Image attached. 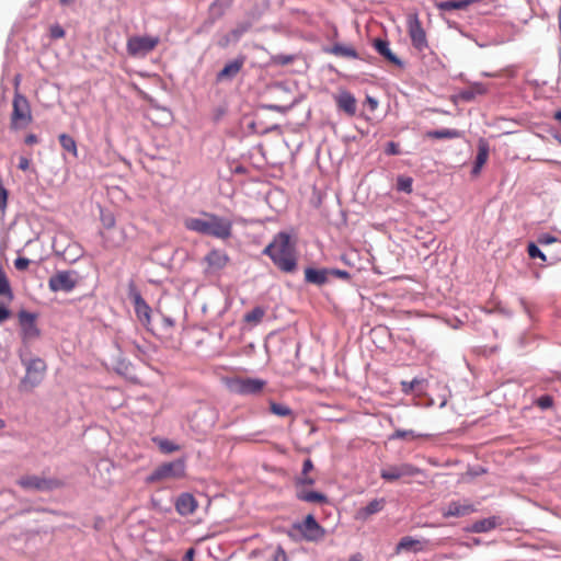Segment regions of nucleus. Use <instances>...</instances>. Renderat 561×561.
Listing matches in <instances>:
<instances>
[{
    "mask_svg": "<svg viewBox=\"0 0 561 561\" xmlns=\"http://www.w3.org/2000/svg\"><path fill=\"white\" fill-rule=\"evenodd\" d=\"M263 253L284 273H294L297 270L296 247L286 232L277 233Z\"/></svg>",
    "mask_w": 561,
    "mask_h": 561,
    "instance_id": "nucleus-1",
    "label": "nucleus"
},
{
    "mask_svg": "<svg viewBox=\"0 0 561 561\" xmlns=\"http://www.w3.org/2000/svg\"><path fill=\"white\" fill-rule=\"evenodd\" d=\"M184 226L187 230L221 240L229 239L232 232L230 219L207 211H203L199 218H186Z\"/></svg>",
    "mask_w": 561,
    "mask_h": 561,
    "instance_id": "nucleus-2",
    "label": "nucleus"
},
{
    "mask_svg": "<svg viewBox=\"0 0 561 561\" xmlns=\"http://www.w3.org/2000/svg\"><path fill=\"white\" fill-rule=\"evenodd\" d=\"M32 121L33 116L28 100L20 92H14L10 119L11 129H24L32 123Z\"/></svg>",
    "mask_w": 561,
    "mask_h": 561,
    "instance_id": "nucleus-3",
    "label": "nucleus"
},
{
    "mask_svg": "<svg viewBox=\"0 0 561 561\" xmlns=\"http://www.w3.org/2000/svg\"><path fill=\"white\" fill-rule=\"evenodd\" d=\"M22 363L25 366V375L21 379L20 388L23 391H32L43 381L47 369L46 363L39 357L22 359Z\"/></svg>",
    "mask_w": 561,
    "mask_h": 561,
    "instance_id": "nucleus-4",
    "label": "nucleus"
},
{
    "mask_svg": "<svg viewBox=\"0 0 561 561\" xmlns=\"http://www.w3.org/2000/svg\"><path fill=\"white\" fill-rule=\"evenodd\" d=\"M185 476V463L182 458L163 462L147 478L148 482H163L181 479Z\"/></svg>",
    "mask_w": 561,
    "mask_h": 561,
    "instance_id": "nucleus-5",
    "label": "nucleus"
},
{
    "mask_svg": "<svg viewBox=\"0 0 561 561\" xmlns=\"http://www.w3.org/2000/svg\"><path fill=\"white\" fill-rule=\"evenodd\" d=\"M160 43L159 36H131L127 39L126 49L131 57H145Z\"/></svg>",
    "mask_w": 561,
    "mask_h": 561,
    "instance_id": "nucleus-6",
    "label": "nucleus"
},
{
    "mask_svg": "<svg viewBox=\"0 0 561 561\" xmlns=\"http://www.w3.org/2000/svg\"><path fill=\"white\" fill-rule=\"evenodd\" d=\"M407 30L411 39V44L417 51H424L428 48L426 32L417 14L411 13L408 15Z\"/></svg>",
    "mask_w": 561,
    "mask_h": 561,
    "instance_id": "nucleus-7",
    "label": "nucleus"
},
{
    "mask_svg": "<svg viewBox=\"0 0 561 561\" xmlns=\"http://www.w3.org/2000/svg\"><path fill=\"white\" fill-rule=\"evenodd\" d=\"M266 382L257 378H243L236 377L229 381V388L231 391L238 394H257L260 393Z\"/></svg>",
    "mask_w": 561,
    "mask_h": 561,
    "instance_id": "nucleus-8",
    "label": "nucleus"
},
{
    "mask_svg": "<svg viewBox=\"0 0 561 561\" xmlns=\"http://www.w3.org/2000/svg\"><path fill=\"white\" fill-rule=\"evenodd\" d=\"M217 421V413L209 408H201L191 419V425L198 432L206 434L215 426Z\"/></svg>",
    "mask_w": 561,
    "mask_h": 561,
    "instance_id": "nucleus-9",
    "label": "nucleus"
},
{
    "mask_svg": "<svg viewBox=\"0 0 561 561\" xmlns=\"http://www.w3.org/2000/svg\"><path fill=\"white\" fill-rule=\"evenodd\" d=\"M77 285L75 272L59 271L53 275L48 280V287L51 291H71Z\"/></svg>",
    "mask_w": 561,
    "mask_h": 561,
    "instance_id": "nucleus-10",
    "label": "nucleus"
},
{
    "mask_svg": "<svg viewBox=\"0 0 561 561\" xmlns=\"http://www.w3.org/2000/svg\"><path fill=\"white\" fill-rule=\"evenodd\" d=\"M474 512H477L476 506L468 501H465L463 503L459 501H451L445 508L442 510V515L445 518L463 517Z\"/></svg>",
    "mask_w": 561,
    "mask_h": 561,
    "instance_id": "nucleus-11",
    "label": "nucleus"
},
{
    "mask_svg": "<svg viewBox=\"0 0 561 561\" xmlns=\"http://www.w3.org/2000/svg\"><path fill=\"white\" fill-rule=\"evenodd\" d=\"M373 47L376 51L382 56L389 64L397 66L398 68H403L402 60L392 53L390 49V43L387 39L375 38L373 41Z\"/></svg>",
    "mask_w": 561,
    "mask_h": 561,
    "instance_id": "nucleus-12",
    "label": "nucleus"
},
{
    "mask_svg": "<svg viewBox=\"0 0 561 561\" xmlns=\"http://www.w3.org/2000/svg\"><path fill=\"white\" fill-rule=\"evenodd\" d=\"M130 297L134 301L135 311L139 321L142 324L148 325L150 323L151 318V308L144 300L140 293L137 291L136 289H131Z\"/></svg>",
    "mask_w": 561,
    "mask_h": 561,
    "instance_id": "nucleus-13",
    "label": "nucleus"
},
{
    "mask_svg": "<svg viewBox=\"0 0 561 561\" xmlns=\"http://www.w3.org/2000/svg\"><path fill=\"white\" fill-rule=\"evenodd\" d=\"M307 540L313 541L323 537L324 530L312 515H308L299 527Z\"/></svg>",
    "mask_w": 561,
    "mask_h": 561,
    "instance_id": "nucleus-14",
    "label": "nucleus"
},
{
    "mask_svg": "<svg viewBox=\"0 0 561 561\" xmlns=\"http://www.w3.org/2000/svg\"><path fill=\"white\" fill-rule=\"evenodd\" d=\"M417 469L411 465H401L396 467H389L381 471V477L387 481H396L404 477L414 476Z\"/></svg>",
    "mask_w": 561,
    "mask_h": 561,
    "instance_id": "nucleus-15",
    "label": "nucleus"
},
{
    "mask_svg": "<svg viewBox=\"0 0 561 561\" xmlns=\"http://www.w3.org/2000/svg\"><path fill=\"white\" fill-rule=\"evenodd\" d=\"M336 106L340 111H343L348 116H354L357 110V102L353 94L348 91H341L334 96Z\"/></svg>",
    "mask_w": 561,
    "mask_h": 561,
    "instance_id": "nucleus-16",
    "label": "nucleus"
},
{
    "mask_svg": "<svg viewBox=\"0 0 561 561\" xmlns=\"http://www.w3.org/2000/svg\"><path fill=\"white\" fill-rule=\"evenodd\" d=\"M175 510L181 516H187L193 513L198 507V503L196 499L191 493H182L178 496L175 501Z\"/></svg>",
    "mask_w": 561,
    "mask_h": 561,
    "instance_id": "nucleus-17",
    "label": "nucleus"
},
{
    "mask_svg": "<svg viewBox=\"0 0 561 561\" xmlns=\"http://www.w3.org/2000/svg\"><path fill=\"white\" fill-rule=\"evenodd\" d=\"M19 484L24 489L50 490L57 485V482L54 480L43 479L36 476H27L21 478L19 480Z\"/></svg>",
    "mask_w": 561,
    "mask_h": 561,
    "instance_id": "nucleus-18",
    "label": "nucleus"
},
{
    "mask_svg": "<svg viewBox=\"0 0 561 561\" xmlns=\"http://www.w3.org/2000/svg\"><path fill=\"white\" fill-rule=\"evenodd\" d=\"M245 57L240 56L226 64L225 67L218 72L217 80L221 81L234 78L242 69Z\"/></svg>",
    "mask_w": 561,
    "mask_h": 561,
    "instance_id": "nucleus-19",
    "label": "nucleus"
},
{
    "mask_svg": "<svg viewBox=\"0 0 561 561\" xmlns=\"http://www.w3.org/2000/svg\"><path fill=\"white\" fill-rule=\"evenodd\" d=\"M329 277H330L329 268L307 267L305 270V280H306V283H309V284L322 286L325 283H328Z\"/></svg>",
    "mask_w": 561,
    "mask_h": 561,
    "instance_id": "nucleus-20",
    "label": "nucleus"
},
{
    "mask_svg": "<svg viewBox=\"0 0 561 561\" xmlns=\"http://www.w3.org/2000/svg\"><path fill=\"white\" fill-rule=\"evenodd\" d=\"M205 261L209 268L218 271L224 268L228 262L229 256L225 251L221 250H211L206 256Z\"/></svg>",
    "mask_w": 561,
    "mask_h": 561,
    "instance_id": "nucleus-21",
    "label": "nucleus"
},
{
    "mask_svg": "<svg viewBox=\"0 0 561 561\" xmlns=\"http://www.w3.org/2000/svg\"><path fill=\"white\" fill-rule=\"evenodd\" d=\"M296 496L298 500L308 503H327L328 499L323 493L306 490L305 486L296 485Z\"/></svg>",
    "mask_w": 561,
    "mask_h": 561,
    "instance_id": "nucleus-22",
    "label": "nucleus"
},
{
    "mask_svg": "<svg viewBox=\"0 0 561 561\" xmlns=\"http://www.w3.org/2000/svg\"><path fill=\"white\" fill-rule=\"evenodd\" d=\"M314 470L313 463L310 458H307L304 462L301 473L296 478V485L307 486L312 485L316 482L314 476L311 472Z\"/></svg>",
    "mask_w": 561,
    "mask_h": 561,
    "instance_id": "nucleus-23",
    "label": "nucleus"
},
{
    "mask_svg": "<svg viewBox=\"0 0 561 561\" xmlns=\"http://www.w3.org/2000/svg\"><path fill=\"white\" fill-rule=\"evenodd\" d=\"M500 525H501L500 517L491 516V517L479 519V520L474 522L470 527V531L476 533V534L488 533V531L496 528Z\"/></svg>",
    "mask_w": 561,
    "mask_h": 561,
    "instance_id": "nucleus-24",
    "label": "nucleus"
},
{
    "mask_svg": "<svg viewBox=\"0 0 561 561\" xmlns=\"http://www.w3.org/2000/svg\"><path fill=\"white\" fill-rule=\"evenodd\" d=\"M489 158V145L485 140L481 139L478 145V153L472 169L473 174H479L482 167L486 163Z\"/></svg>",
    "mask_w": 561,
    "mask_h": 561,
    "instance_id": "nucleus-25",
    "label": "nucleus"
},
{
    "mask_svg": "<svg viewBox=\"0 0 561 561\" xmlns=\"http://www.w3.org/2000/svg\"><path fill=\"white\" fill-rule=\"evenodd\" d=\"M328 53L344 58L357 59L358 54L356 49L351 45H344L341 43L334 44L331 48L328 49Z\"/></svg>",
    "mask_w": 561,
    "mask_h": 561,
    "instance_id": "nucleus-26",
    "label": "nucleus"
},
{
    "mask_svg": "<svg viewBox=\"0 0 561 561\" xmlns=\"http://www.w3.org/2000/svg\"><path fill=\"white\" fill-rule=\"evenodd\" d=\"M421 542L413 539L410 536L402 537L396 547V553L399 554L402 551H419L421 550Z\"/></svg>",
    "mask_w": 561,
    "mask_h": 561,
    "instance_id": "nucleus-27",
    "label": "nucleus"
},
{
    "mask_svg": "<svg viewBox=\"0 0 561 561\" xmlns=\"http://www.w3.org/2000/svg\"><path fill=\"white\" fill-rule=\"evenodd\" d=\"M58 139L64 150L70 152L75 158H78V147L73 137L68 134H60Z\"/></svg>",
    "mask_w": 561,
    "mask_h": 561,
    "instance_id": "nucleus-28",
    "label": "nucleus"
},
{
    "mask_svg": "<svg viewBox=\"0 0 561 561\" xmlns=\"http://www.w3.org/2000/svg\"><path fill=\"white\" fill-rule=\"evenodd\" d=\"M386 501L383 499H376L369 502L364 508L360 510V515L364 517L370 516L380 512L385 507Z\"/></svg>",
    "mask_w": 561,
    "mask_h": 561,
    "instance_id": "nucleus-29",
    "label": "nucleus"
},
{
    "mask_svg": "<svg viewBox=\"0 0 561 561\" xmlns=\"http://www.w3.org/2000/svg\"><path fill=\"white\" fill-rule=\"evenodd\" d=\"M459 133L456 129H440V130H431L426 133V137L433 139H453L457 138Z\"/></svg>",
    "mask_w": 561,
    "mask_h": 561,
    "instance_id": "nucleus-30",
    "label": "nucleus"
},
{
    "mask_svg": "<svg viewBox=\"0 0 561 561\" xmlns=\"http://www.w3.org/2000/svg\"><path fill=\"white\" fill-rule=\"evenodd\" d=\"M153 442L158 445L162 454H171L180 450V446L172 440L154 438Z\"/></svg>",
    "mask_w": 561,
    "mask_h": 561,
    "instance_id": "nucleus-31",
    "label": "nucleus"
},
{
    "mask_svg": "<svg viewBox=\"0 0 561 561\" xmlns=\"http://www.w3.org/2000/svg\"><path fill=\"white\" fill-rule=\"evenodd\" d=\"M472 2H474V0H459V1L450 0V1L442 2L438 5V8L442 9V10H445V11L462 10V9H466Z\"/></svg>",
    "mask_w": 561,
    "mask_h": 561,
    "instance_id": "nucleus-32",
    "label": "nucleus"
},
{
    "mask_svg": "<svg viewBox=\"0 0 561 561\" xmlns=\"http://www.w3.org/2000/svg\"><path fill=\"white\" fill-rule=\"evenodd\" d=\"M0 296H4L8 300L13 299V294L10 287V283L3 270L0 267Z\"/></svg>",
    "mask_w": 561,
    "mask_h": 561,
    "instance_id": "nucleus-33",
    "label": "nucleus"
},
{
    "mask_svg": "<svg viewBox=\"0 0 561 561\" xmlns=\"http://www.w3.org/2000/svg\"><path fill=\"white\" fill-rule=\"evenodd\" d=\"M265 311L261 307L253 308L250 312L244 314V321L251 324H257L262 321Z\"/></svg>",
    "mask_w": 561,
    "mask_h": 561,
    "instance_id": "nucleus-34",
    "label": "nucleus"
},
{
    "mask_svg": "<svg viewBox=\"0 0 561 561\" xmlns=\"http://www.w3.org/2000/svg\"><path fill=\"white\" fill-rule=\"evenodd\" d=\"M270 410L273 414L282 417L289 416L293 413L289 407L276 402H271Z\"/></svg>",
    "mask_w": 561,
    "mask_h": 561,
    "instance_id": "nucleus-35",
    "label": "nucleus"
},
{
    "mask_svg": "<svg viewBox=\"0 0 561 561\" xmlns=\"http://www.w3.org/2000/svg\"><path fill=\"white\" fill-rule=\"evenodd\" d=\"M419 435L412 430H396L393 434L390 436V439H404V440H413Z\"/></svg>",
    "mask_w": 561,
    "mask_h": 561,
    "instance_id": "nucleus-36",
    "label": "nucleus"
},
{
    "mask_svg": "<svg viewBox=\"0 0 561 561\" xmlns=\"http://www.w3.org/2000/svg\"><path fill=\"white\" fill-rule=\"evenodd\" d=\"M234 0H215L210 4L211 11H217L218 15L224 14L225 10L228 9Z\"/></svg>",
    "mask_w": 561,
    "mask_h": 561,
    "instance_id": "nucleus-37",
    "label": "nucleus"
},
{
    "mask_svg": "<svg viewBox=\"0 0 561 561\" xmlns=\"http://www.w3.org/2000/svg\"><path fill=\"white\" fill-rule=\"evenodd\" d=\"M294 60H295V57L293 55H284V54L274 55L271 58L272 64L278 65V66L289 65Z\"/></svg>",
    "mask_w": 561,
    "mask_h": 561,
    "instance_id": "nucleus-38",
    "label": "nucleus"
},
{
    "mask_svg": "<svg viewBox=\"0 0 561 561\" xmlns=\"http://www.w3.org/2000/svg\"><path fill=\"white\" fill-rule=\"evenodd\" d=\"M423 380L414 378L411 381H401V390L405 394H409L417 389V387L422 383Z\"/></svg>",
    "mask_w": 561,
    "mask_h": 561,
    "instance_id": "nucleus-39",
    "label": "nucleus"
},
{
    "mask_svg": "<svg viewBox=\"0 0 561 561\" xmlns=\"http://www.w3.org/2000/svg\"><path fill=\"white\" fill-rule=\"evenodd\" d=\"M536 405L541 410L550 409L553 405V398L549 394L541 396L536 400Z\"/></svg>",
    "mask_w": 561,
    "mask_h": 561,
    "instance_id": "nucleus-40",
    "label": "nucleus"
},
{
    "mask_svg": "<svg viewBox=\"0 0 561 561\" xmlns=\"http://www.w3.org/2000/svg\"><path fill=\"white\" fill-rule=\"evenodd\" d=\"M527 252H528V255L531 257V259H536V257H539L541 259L543 262L547 261L546 259V255L541 252V250L535 244V243H529L528 247H527Z\"/></svg>",
    "mask_w": 561,
    "mask_h": 561,
    "instance_id": "nucleus-41",
    "label": "nucleus"
},
{
    "mask_svg": "<svg viewBox=\"0 0 561 561\" xmlns=\"http://www.w3.org/2000/svg\"><path fill=\"white\" fill-rule=\"evenodd\" d=\"M385 153L388 156H397L401 153L400 146L398 142L389 141L385 146Z\"/></svg>",
    "mask_w": 561,
    "mask_h": 561,
    "instance_id": "nucleus-42",
    "label": "nucleus"
},
{
    "mask_svg": "<svg viewBox=\"0 0 561 561\" xmlns=\"http://www.w3.org/2000/svg\"><path fill=\"white\" fill-rule=\"evenodd\" d=\"M398 190L410 193L412 191V180L410 178H400L398 181Z\"/></svg>",
    "mask_w": 561,
    "mask_h": 561,
    "instance_id": "nucleus-43",
    "label": "nucleus"
},
{
    "mask_svg": "<svg viewBox=\"0 0 561 561\" xmlns=\"http://www.w3.org/2000/svg\"><path fill=\"white\" fill-rule=\"evenodd\" d=\"M49 34L53 39H59L65 36V30L59 24H54L49 28Z\"/></svg>",
    "mask_w": 561,
    "mask_h": 561,
    "instance_id": "nucleus-44",
    "label": "nucleus"
},
{
    "mask_svg": "<svg viewBox=\"0 0 561 561\" xmlns=\"http://www.w3.org/2000/svg\"><path fill=\"white\" fill-rule=\"evenodd\" d=\"M330 276H334L344 280L351 279V274L347 271L339 270V268H329Z\"/></svg>",
    "mask_w": 561,
    "mask_h": 561,
    "instance_id": "nucleus-45",
    "label": "nucleus"
},
{
    "mask_svg": "<svg viewBox=\"0 0 561 561\" xmlns=\"http://www.w3.org/2000/svg\"><path fill=\"white\" fill-rule=\"evenodd\" d=\"M31 261L28 259L20 256L14 261V267L18 271H25L28 267Z\"/></svg>",
    "mask_w": 561,
    "mask_h": 561,
    "instance_id": "nucleus-46",
    "label": "nucleus"
},
{
    "mask_svg": "<svg viewBox=\"0 0 561 561\" xmlns=\"http://www.w3.org/2000/svg\"><path fill=\"white\" fill-rule=\"evenodd\" d=\"M273 560L274 561H287V554L280 546H278L276 548L274 556H273Z\"/></svg>",
    "mask_w": 561,
    "mask_h": 561,
    "instance_id": "nucleus-47",
    "label": "nucleus"
},
{
    "mask_svg": "<svg viewBox=\"0 0 561 561\" xmlns=\"http://www.w3.org/2000/svg\"><path fill=\"white\" fill-rule=\"evenodd\" d=\"M557 239L550 234H542L538 238V242L540 244H550V243H553L556 242Z\"/></svg>",
    "mask_w": 561,
    "mask_h": 561,
    "instance_id": "nucleus-48",
    "label": "nucleus"
},
{
    "mask_svg": "<svg viewBox=\"0 0 561 561\" xmlns=\"http://www.w3.org/2000/svg\"><path fill=\"white\" fill-rule=\"evenodd\" d=\"M31 161L26 157H20L19 159V169L22 171H26L30 168Z\"/></svg>",
    "mask_w": 561,
    "mask_h": 561,
    "instance_id": "nucleus-49",
    "label": "nucleus"
},
{
    "mask_svg": "<svg viewBox=\"0 0 561 561\" xmlns=\"http://www.w3.org/2000/svg\"><path fill=\"white\" fill-rule=\"evenodd\" d=\"M471 89L473 90L474 92V95L476 94H484L486 93V88L484 87V84L482 83H474Z\"/></svg>",
    "mask_w": 561,
    "mask_h": 561,
    "instance_id": "nucleus-50",
    "label": "nucleus"
},
{
    "mask_svg": "<svg viewBox=\"0 0 561 561\" xmlns=\"http://www.w3.org/2000/svg\"><path fill=\"white\" fill-rule=\"evenodd\" d=\"M10 317V311L4 306H0V323Z\"/></svg>",
    "mask_w": 561,
    "mask_h": 561,
    "instance_id": "nucleus-51",
    "label": "nucleus"
},
{
    "mask_svg": "<svg viewBox=\"0 0 561 561\" xmlns=\"http://www.w3.org/2000/svg\"><path fill=\"white\" fill-rule=\"evenodd\" d=\"M103 224L105 227L112 228L115 225V218L112 215L106 216L103 218Z\"/></svg>",
    "mask_w": 561,
    "mask_h": 561,
    "instance_id": "nucleus-52",
    "label": "nucleus"
},
{
    "mask_svg": "<svg viewBox=\"0 0 561 561\" xmlns=\"http://www.w3.org/2000/svg\"><path fill=\"white\" fill-rule=\"evenodd\" d=\"M38 141L37 136L34 134H30L25 137V144L26 145H34Z\"/></svg>",
    "mask_w": 561,
    "mask_h": 561,
    "instance_id": "nucleus-53",
    "label": "nucleus"
},
{
    "mask_svg": "<svg viewBox=\"0 0 561 561\" xmlns=\"http://www.w3.org/2000/svg\"><path fill=\"white\" fill-rule=\"evenodd\" d=\"M473 98H474V92L471 88L468 91H465L462 93V99L466 101H471Z\"/></svg>",
    "mask_w": 561,
    "mask_h": 561,
    "instance_id": "nucleus-54",
    "label": "nucleus"
},
{
    "mask_svg": "<svg viewBox=\"0 0 561 561\" xmlns=\"http://www.w3.org/2000/svg\"><path fill=\"white\" fill-rule=\"evenodd\" d=\"M367 102L370 105L371 110H375L378 105V102L370 96H367Z\"/></svg>",
    "mask_w": 561,
    "mask_h": 561,
    "instance_id": "nucleus-55",
    "label": "nucleus"
},
{
    "mask_svg": "<svg viewBox=\"0 0 561 561\" xmlns=\"http://www.w3.org/2000/svg\"><path fill=\"white\" fill-rule=\"evenodd\" d=\"M193 557H194V549L191 548L186 551L185 558L188 560H192Z\"/></svg>",
    "mask_w": 561,
    "mask_h": 561,
    "instance_id": "nucleus-56",
    "label": "nucleus"
},
{
    "mask_svg": "<svg viewBox=\"0 0 561 561\" xmlns=\"http://www.w3.org/2000/svg\"><path fill=\"white\" fill-rule=\"evenodd\" d=\"M347 561H362V556L359 553L353 554Z\"/></svg>",
    "mask_w": 561,
    "mask_h": 561,
    "instance_id": "nucleus-57",
    "label": "nucleus"
},
{
    "mask_svg": "<svg viewBox=\"0 0 561 561\" xmlns=\"http://www.w3.org/2000/svg\"><path fill=\"white\" fill-rule=\"evenodd\" d=\"M554 118L561 122V111L554 113Z\"/></svg>",
    "mask_w": 561,
    "mask_h": 561,
    "instance_id": "nucleus-58",
    "label": "nucleus"
},
{
    "mask_svg": "<svg viewBox=\"0 0 561 561\" xmlns=\"http://www.w3.org/2000/svg\"><path fill=\"white\" fill-rule=\"evenodd\" d=\"M73 0H59V2L64 5L70 4Z\"/></svg>",
    "mask_w": 561,
    "mask_h": 561,
    "instance_id": "nucleus-59",
    "label": "nucleus"
},
{
    "mask_svg": "<svg viewBox=\"0 0 561 561\" xmlns=\"http://www.w3.org/2000/svg\"><path fill=\"white\" fill-rule=\"evenodd\" d=\"M15 92H19V78L15 79Z\"/></svg>",
    "mask_w": 561,
    "mask_h": 561,
    "instance_id": "nucleus-60",
    "label": "nucleus"
},
{
    "mask_svg": "<svg viewBox=\"0 0 561 561\" xmlns=\"http://www.w3.org/2000/svg\"><path fill=\"white\" fill-rule=\"evenodd\" d=\"M5 423L2 419H0V430H2L4 427Z\"/></svg>",
    "mask_w": 561,
    "mask_h": 561,
    "instance_id": "nucleus-61",
    "label": "nucleus"
}]
</instances>
